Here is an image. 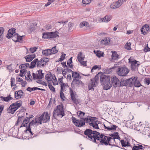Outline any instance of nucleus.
Wrapping results in <instances>:
<instances>
[{
	"label": "nucleus",
	"instance_id": "obj_11",
	"mask_svg": "<svg viewBox=\"0 0 150 150\" xmlns=\"http://www.w3.org/2000/svg\"><path fill=\"white\" fill-rule=\"evenodd\" d=\"M131 78L132 80L129 84V87H131L134 85L135 87H139L142 86L139 81L138 80L137 77H135L134 78Z\"/></svg>",
	"mask_w": 150,
	"mask_h": 150
},
{
	"label": "nucleus",
	"instance_id": "obj_37",
	"mask_svg": "<svg viewBox=\"0 0 150 150\" xmlns=\"http://www.w3.org/2000/svg\"><path fill=\"white\" fill-rule=\"evenodd\" d=\"M37 24L35 22L32 23L30 26V29L31 31H33L35 29V27Z\"/></svg>",
	"mask_w": 150,
	"mask_h": 150
},
{
	"label": "nucleus",
	"instance_id": "obj_10",
	"mask_svg": "<svg viewBox=\"0 0 150 150\" xmlns=\"http://www.w3.org/2000/svg\"><path fill=\"white\" fill-rule=\"evenodd\" d=\"M58 36L56 32H47L43 33L42 38L44 39L52 38H56Z\"/></svg>",
	"mask_w": 150,
	"mask_h": 150
},
{
	"label": "nucleus",
	"instance_id": "obj_60",
	"mask_svg": "<svg viewBox=\"0 0 150 150\" xmlns=\"http://www.w3.org/2000/svg\"><path fill=\"white\" fill-rule=\"evenodd\" d=\"M79 62L81 65L85 66H86V61H83V60H81Z\"/></svg>",
	"mask_w": 150,
	"mask_h": 150
},
{
	"label": "nucleus",
	"instance_id": "obj_50",
	"mask_svg": "<svg viewBox=\"0 0 150 150\" xmlns=\"http://www.w3.org/2000/svg\"><path fill=\"white\" fill-rule=\"evenodd\" d=\"M15 98L17 99H19L21 98V97L19 95L18 92L17 91H16L15 93Z\"/></svg>",
	"mask_w": 150,
	"mask_h": 150
},
{
	"label": "nucleus",
	"instance_id": "obj_61",
	"mask_svg": "<svg viewBox=\"0 0 150 150\" xmlns=\"http://www.w3.org/2000/svg\"><path fill=\"white\" fill-rule=\"evenodd\" d=\"M27 82L25 81H23V80L21 82V85L22 87H25L26 86Z\"/></svg>",
	"mask_w": 150,
	"mask_h": 150
},
{
	"label": "nucleus",
	"instance_id": "obj_58",
	"mask_svg": "<svg viewBox=\"0 0 150 150\" xmlns=\"http://www.w3.org/2000/svg\"><path fill=\"white\" fill-rule=\"evenodd\" d=\"M135 147L138 149H143L144 147L141 145L138 144V146H135Z\"/></svg>",
	"mask_w": 150,
	"mask_h": 150
},
{
	"label": "nucleus",
	"instance_id": "obj_27",
	"mask_svg": "<svg viewBox=\"0 0 150 150\" xmlns=\"http://www.w3.org/2000/svg\"><path fill=\"white\" fill-rule=\"evenodd\" d=\"M35 57V54H33L30 55H27L25 57L27 62H30L32 61Z\"/></svg>",
	"mask_w": 150,
	"mask_h": 150
},
{
	"label": "nucleus",
	"instance_id": "obj_51",
	"mask_svg": "<svg viewBox=\"0 0 150 150\" xmlns=\"http://www.w3.org/2000/svg\"><path fill=\"white\" fill-rule=\"evenodd\" d=\"M11 87L13 86H16V85H14L13 84L15 83V79L13 78H11Z\"/></svg>",
	"mask_w": 150,
	"mask_h": 150
},
{
	"label": "nucleus",
	"instance_id": "obj_42",
	"mask_svg": "<svg viewBox=\"0 0 150 150\" xmlns=\"http://www.w3.org/2000/svg\"><path fill=\"white\" fill-rule=\"evenodd\" d=\"M25 37L24 35H22V36H20L19 35L18 36V39L17 40V42H19L21 43H23V38Z\"/></svg>",
	"mask_w": 150,
	"mask_h": 150
},
{
	"label": "nucleus",
	"instance_id": "obj_55",
	"mask_svg": "<svg viewBox=\"0 0 150 150\" xmlns=\"http://www.w3.org/2000/svg\"><path fill=\"white\" fill-rule=\"evenodd\" d=\"M66 54H62V55L61 56L60 58H59V61H62L63 60L65 59V57Z\"/></svg>",
	"mask_w": 150,
	"mask_h": 150
},
{
	"label": "nucleus",
	"instance_id": "obj_5",
	"mask_svg": "<svg viewBox=\"0 0 150 150\" xmlns=\"http://www.w3.org/2000/svg\"><path fill=\"white\" fill-rule=\"evenodd\" d=\"M102 74L101 72L99 73L96 74L95 77L91 79V81L88 84V90H94V87H96L97 85V81L98 80L99 77L100 79V76Z\"/></svg>",
	"mask_w": 150,
	"mask_h": 150
},
{
	"label": "nucleus",
	"instance_id": "obj_26",
	"mask_svg": "<svg viewBox=\"0 0 150 150\" xmlns=\"http://www.w3.org/2000/svg\"><path fill=\"white\" fill-rule=\"evenodd\" d=\"M16 30L14 28H12L10 29L8 31V33L6 35V37L8 38H10L11 35H13L15 33Z\"/></svg>",
	"mask_w": 150,
	"mask_h": 150
},
{
	"label": "nucleus",
	"instance_id": "obj_59",
	"mask_svg": "<svg viewBox=\"0 0 150 150\" xmlns=\"http://www.w3.org/2000/svg\"><path fill=\"white\" fill-rule=\"evenodd\" d=\"M72 62H69V61H68L67 62V64L68 65L69 67L70 68H72L73 66L72 64H70Z\"/></svg>",
	"mask_w": 150,
	"mask_h": 150
},
{
	"label": "nucleus",
	"instance_id": "obj_40",
	"mask_svg": "<svg viewBox=\"0 0 150 150\" xmlns=\"http://www.w3.org/2000/svg\"><path fill=\"white\" fill-rule=\"evenodd\" d=\"M88 24V23L86 21H83L80 23L79 26L80 28H82L84 26H87Z\"/></svg>",
	"mask_w": 150,
	"mask_h": 150
},
{
	"label": "nucleus",
	"instance_id": "obj_9",
	"mask_svg": "<svg viewBox=\"0 0 150 150\" xmlns=\"http://www.w3.org/2000/svg\"><path fill=\"white\" fill-rule=\"evenodd\" d=\"M130 58L129 59V63L131 64V69L132 71H136L140 65V62L135 59L132 60Z\"/></svg>",
	"mask_w": 150,
	"mask_h": 150
},
{
	"label": "nucleus",
	"instance_id": "obj_25",
	"mask_svg": "<svg viewBox=\"0 0 150 150\" xmlns=\"http://www.w3.org/2000/svg\"><path fill=\"white\" fill-rule=\"evenodd\" d=\"M111 18L112 17L110 15H106L105 16L104 18H101L100 21L101 22H108L111 20Z\"/></svg>",
	"mask_w": 150,
	"mask_h": 150
},
{
	"label": "nucleus",
	"instance_id": "obj_33",
	"mask_svg": "<svg viewBox=\"0 0 150 150\" xmlns=\"http://www.w3.org/2000/svg\"><path fill=\"white\" fill-rule=\"evenodd\" d=\"M38 61V59H35L34 60L31 62L30 66L29 67L30 69H32L35 67L36 64H37V61Z\"/></svg>",
	"mask_w": 150,
	"mask_h": 150
},
{
	"label": "nucleus",
	"instance_id": "obj_8",
	"mask_svg": "<svg viewBox=\"0 0 150 150\" xmlns=\"http://www.w3.org/2000/svg\"><path fill=\"white\" fill-rule=\"evenodd\" d=\"M38 118L39 124L40 125L42 124V122L46 123L50 121V116L47 112H44Z\"/></svg>",
	"mask_w": 150,
	"mask_h": 150
},
{
	"label": "nucleus",
	"instance_id": "obj_31",
	"mask_svg": "<svg viewBox=\"0 0 150 150\" xmlns=\"http://www.w3.org/2000/svg\"><path fill=\"white\" fill-rule=\"evenodd\" d=\"M110 42V39L109 38H105L104 39L101 40L100 42L101 44L105 45L108 44Z\"/></svg>",
	"mask_w": 150,
	"mask_h": 150
},
{
	"label": "nucleus",
	"instance_id": "obj_21",
	"mask_svg": "<svg viewBox=\"0 0 150 150\" xmlns=\"http://www.w3.org/2000/svg\"><path fill=\"white\" fill-rule=\"evenodd\" d=\"M149 29V26L148 25L146 24L142 27L141 29V31L143 35H146L148 34Z\"/></svg>",
	"mask_w": 150,
	"mask_h": 150
},
{
	"label": "nucleus",
	"instance_id": "obj_41",
	"mask_svg": "<svg viewBox=\"0 0 150 150\" xmlns=\"http://www.w3.org/2000/svg\"><path fill=\"white\" fill-rule=\"evenodd\" d=\"M94 52L98 57H100L102 56H103V54H101L100 51H98L97 52H96L95 50H94Z\"/></svg>",
	"mask_w": 150,
	"mask_h": 150
},
{
	"label": "nucleus",
	"instance_id": "obj_54",
	"mask_svg": "<svg viewBox=\"0 0 150 150\" xmlns=\"http://www.w3.org/2000/svg\"><path fill=\"white\" fill-rule=\"evenodd\" d=\"M23 116H22L21 117L19 116L18 117L17 122L16 123V125H18V123L20 122H21V121L22 118H23Z\"/></svg>",
	"mask_w": 150,
	"mask_h": 150
},
{
	"label": "nucleus",
	"instance_id": "obj_15",
	"mask_svg": "<svg viewBox=\"0 0 150 150\" xmlns=\"http://www.w3.org/2000/svg\"><path fill=\"white\" fill-rule=\"evenodd\" d=\"M110 77L108 75L102 74L100 76V82L103 84L104 83L110 81Z\"/></svg>",
	"mask_w": 150,
	"mask_h": 150
},
{
	"label": "nucleus",
	"instance_id": "obj_63",
	"mask_svg": "<svg viewBox=\"0 0 150 150\" xmlns=\"http://www.w3.org/2000/svg\"><path fill=\"white\" fill-rule=\"evenodd\" d=\"M16 81L18 82L21 83L23 81V79L20 77H17L16 78Z\"/></svg>",
	"mask_w": 150,
	"mask_h": 150
},
{
	"label": "nucleus",
	"instance_id": "obj_4",
	"mask_svg": "<svg viewBox=\"0 0 150 150\" xmlns=\"http://www.w3.org/2000/svg\"><path fill=\"white\" fill-rule=\"evenodd\" d=\"M97 119L96 117H93L91 116H88L87 117L83 118L84 122L86 123H88L89 125L93 127V128L96 129H99L98 124L99 123L98 121H95Z\"/></svg>",
	"mask_w": 150,
	"mask_h": 150
},
{
	"label": "nucleus",
	"instance_id": "obj_45",
	"mask_svg": "<svg viewBox=\"0 0 150 150\" xmlns=\"http://www.w3.org/2000/svg\"><path fill=\"white\" fill-rule=\"evenodd\" d=\"M144 83L147 85L150 84V78H145L144 80Z\"/></svg>",
	"mask_w": 150,
	"mask_h": 150
},
{
	"label": "nucleus",
	"instance_id": "obj_13",
	"mask_svg": "<svg viewBox=\"0 0 150 150\" xmlns=\"http://www.w3.org/2000/svg\"><path fill=\"white\" fill-rule=\"evenodd\" d=\"M72 122L76 126L81 127L85 125V122L82 120H77L75 117L71 118Z\"/></svg>",
	"mask_w": 150,
	"mask_h": 150
},
{
	"label": "nucleus",
	"instance_id": "obj_47",
	"mask_svg": "<svg viewBox=\"0 0 150 150\" xmlns=\"http://www.w3.org/2000/svg\"><path fill=\"white\" fill-rule=\"evenodd\" d=\"M0 98H1V100L3 101L8 102L9 101V99L7 97H4L3 96H1Z\"/></svg>",
	"mask_w": 150,
	"mask_h": 150
},
{
	"label": "nucleus",
	"instance_id": "obj_7",
	"mask_svg": "<svg viewBox=\"0 0 150 150\" xmlns=\"http://www.w3.org/2000/svg\"><path fill=\"white\" fill-rule=\"evenodd\" d=\"M22 105V103L17 101L14 103H12L8 108V112L13 114Z\"/></svg>",
	"mask_w": 150,
	"mask_h": 150
},
{
	"label": "nucleus",
	"instance_id": "obj_17",
	"mask_svg": "<svg viewBox=\"0 0 150 150\" xmlns=\"http://www.w3.org/2000/svg\"><path fill=\"white\" fill-rule=\"evenodd\" d=\"M110 137H112V139L113 140V141L112 142V143L114 144V146H116V143L115 140V139H117L119 140H120V138L118 135V133L116 132H115L113 134H109Z\"/></svg>",
	"mask_w": 150,
	"mask_h": 150
},
{
	"label": "nucleus",
	"instance_id": "obj_18",
	"mask_svg": "<svg viewBox=\"0 0 150 150\" xmlns=\"http://www.w3.org/2000/svg\"><path fill=\"white\" fill-rule=\"evenodd\" d=\"M69 90L71 99L74 103L77 104L78 102L75 97L76 92L74 91L71 88H69Z\"/></svg>",
	"mask_w": 150,
	"mask_h": 150
},
{
	"label": "nucleus",
	"instance_id": "obj_24",
	"mask_svg": "<svg viewBox=\"0 0 150 150\" xmlns=\"http://www.w3.org/2000/svg\"><path fill=\"white\" fill-rule=\"evenodd\" d=\"M72 76L73 79H81L82 77L80 76V74L77 72L72 71Z\"/></svg>",
	"mask_w": 150,
	"mask_h": 150
},
{
	"label": "nucleus",
	"instance_id": "obj_35",
	"mask_svg": "<svg viewBox=\"0 0 150 150\" xmlns=\"http://www.w3.org/2000/svg\"><path fill=\"white\" fill-rule=\"evenodd\" d=\"M85 57H83V54L81 52H80L78 55L77 59L79 62L81 60H83Z\"/></svg>",
	"mask_w": 150,
	"mask_h": 150
},
{
	"label": "nucleus",
	"instance_id": "obj_12",
	"mask_svg": "<svg viewBox=\"0 0 150 150\" xmlns=\"http://www.w3.org/2000/svg\"><path fill=\"white\" fill-rule=\"evenodd\" d=\"M81 79H73L71 83V86L72 88L79 87L80 86H83V83L81 81Z\"/></svg>",
	"mask_w": 150,
	"mask_h": 150
},
{
	"label": "nucleus",
	"instance_id": "obj_48",
	"mask_svg": "<svg viewBox=\"0 0 150 150\" xmlns=\"http://www.w3.org/2000/svg\"><path fill=\"white\" fill-rule=\"evenodd\" d=\"M125 0H118L117 2L119 7H120L124 2H125Z\"/></svg>",
	"mask_w": 150,
	"mask_h": 150
},
{
	"label": "nucleus",
	"instance_id": "obj_52",
	"mask_svg": "<svg viewBox=\"0 0 150 150\" xmlns=\"http://www.w3.org/2000/svg\"><path fill=\"white\" fill-rule=\"evenodd\" d=\"M38 48L36 47L30 48V52L33 53L36 51V50Z\"/></svg>",
	"mask_w": 150,
	"mask_h": 150
},
{
	"label": "nucleus",
	"instance_id": "obj_53",
	"mask_svg": "<svg viewBox=\"0 0 150 150\" xmlns=\"http://www.w3.org/2000/svg\"><path fill=\"white\" fill-rule=\"evenodd\" d=\"M60 91V97L61 98L62 100H64L63 98H65V96H64V94L63 93V91Z\"/></svg>",
	"mask_w": 150,
	"mask_h": 150
},
{
	"label": "nucleus",
	"instance_id": "obj_32",
	"mask_svg": "<svg viewBox=\"0 0 150 150\" xmlns=\"http://www.w3.org/2000/svg\"><path fill=\"white\" fill-rule=\"evenodd\" d=\"M110 7L111 8L115 9L118 8L119 7L118 3L117 1H115L112 3L110 6Z\"/></svg>",
	"mask_w": 150,
	"mask_h": 150
},
{
	"label": "nucleus",
	"instance_id": "obj_57",
	"mask_svg": "<svg viewBox=\"0 0 150 150\" xmlns=\"http://www.w3.org/2000/svg\"><path fill=\"white\" fill-rule=\"evenodd\" d=\"M42 59L44 60V62L45 63L46 65L47 63L49 61V59L48 58H46L45 57H43L42 58Z\"/></svg>",
	"mask_w": 150,
	"mask_h": 150
},
{
	"label": "nucleus",
	"instance_id": "obj_44",
	"mask_svg": "<svg viewBox=\"0 0 150 150\" xmlns=\"http://www.w3.org/2000/svg\"><path fill=\"white\" fill-rule=\"evenodd\" d=\"M36 82L38 83L41 84L43 85H44L46 86H47V85L46 82L41 80H38L36 81Z\"/></svg>",
	"mask_w": 150,
	"mask_h": 150
},
{
	"label": "nucleus",
	"instance_id": "obj_43",
	"mask_svg": "<svg viewBox=\"0 0 150 150\" xmlns=\"http://www.w3.org/2000/svg\"><path fill=\"white\" fill-rule=\"evenodd\" d=\"M131 45L130 42L127 43L125 45V48L128 50H131L130 47Z\"/></svg>",
	"mask_w": 150,
	"mask_h": 150
},
{
	"label": "nucleus",
	"instance_id": "obj_22",
	"mask_svg": "<svg viewBox=\"0 0 150 150\" xmlns=\"http://www.w3.org/2000/svg\"><path fill=\"white\" fill-rule=\"evenodd\" d=\"M54 78L56 79L55 76L54 75L53 76L50 72H49L48 74H46L45 79L48 82V83H49V81L51 82L52 79H54Z\"/></svg>",
	"mask_w": 150,
	"mask_h": 150
},
{
	"label": "nucleus",
	"instance_id": "obj_29",
	"mask_svg": "<svg viewBox=\"0 0 150 150\" xmlns=\"http://www.w3.org/2000/svg\"><path fill=\"white\" fill-rule=\"evenodd\" d=\"M44 60L41 59L40 60L37 61V67H41V66L44 67L46 65L45 63L44 62Z\"/></svg>",
	"mask_w": 150,
	"mask_h": 150
},
{
	"label": "nucleus",
	"instance_id": "obj_2",
	"mask_svg": "<svg viewBox=\"0 0 150 150\" xmlns=\"http://www.w3.org/2000/svg\"><path fill=\"white\" fill-rule=\"evenodd\" d=\"M99 138L98 139H97L96 141L99 143L100 142L101 144L104 145L105 146L109 145L112 146H114V144L112 143L113 140L112 137H110L105 136L103 134L98 135Z\"/></svg>",
	"mask_w": 150,
	"mask_h": 150
},
{
	"label": "nucleus",
	"instance_id": "obj_28",
	"mask_svg": "<svg viewBox=\"0 0 150 150\" xmlns=\"http://www.w3.org/2000/svg\"><path fill=\"white\" fill-rule=\"evenodd\" d=\"M103 85V89L106 90L110 89L112 86V84L110 82V81L104 83Z\"/></svg>",
	"mask_w": 150,
	"mask_h": 150
},
{
	"label": "nucleus",
	"instance_id": "obj_39",
	"mask_svg": "<svg viewBox=\"0 0 150 150\" xmlns=\"http://www.w3.org/2000/svg\"><path fill=\"white\" fill-rule=\"evenodd\" d=\"M60 85H61V89L60 91H64V89L66 87L68 86L67 83L66 84L64 83L60 84Z\"/></svg>",
	"mask_w": 150,
	"mask_h": 150
},
{
	"label": "nucleus",
	"instance_id": "obj_1",
	"mask_svg": "<svg viewBox=\"0 0 150 150\" xmlns=\"http://www.w3.org/2000/svg\"><path fill=\"white\" fill-rule=\"evenodd\" d=\"M84 134L88 136L89 140L93 142L96 144L98 143L96 140L99 138L98 135L100 134L99 132L96 131H93L90 129H86L84 131Z\"/></svg>",
	"mask_w": 150,
	"mask_h": 150
},
{
	"label": "nucleus",
	"instance_id": "obj_23",
	"mask_svg": "<svg viewBox=\"0 0 150 150\" xmlns=\"http://www.w3.org/2000/svg\"><path fill=\"white\" fill-rule=\"evenodd\" d=\"M131 80L132 78H130L126 80H122L120 82V86H123L128 85L129 86V84L131 82Z\"/></svg>",
	"mask_w": 150,
	"mask_h": 150
},
{
	"label": "nucleus",
	"instance_id": "obj_49",
	"mask_svg": "<svg viewBox=\"0 0 150 150\" xmlns=\"http://www.w3.org/2000/svg\"><path fill=\"white\" fill-rule=\"evenodd\" d=\"M38 120V117H35V120H33L30 122V124H32V123L33 124H36L37 123L39 124L38 121H37Z\"/></svg>",
	"mask_w": 150,
	"mask_h": 150
},
{
	"label": "nucleus",
	"instance_id": "obj_46",
	"mask_svg": "<svg viewBox=\"0 0 150 150\" xmlns=\"http://www.w3.org/2000/svg\"><path fill=\"white\" fill-rule=\"evenodd\" d=\"M48 86L49 87L50 89L51 90V91L54 92H55V90L53 86L50 83H48Z\"/></svg>",
	"mask_w": 150,
	"mask_h": 150
},
{
	"label": "nucleus",
	"instance_id": "obj_34",
	"mask_svg": "<svg viewBox=\"0 0 150 150\" xmlns=\"http://www.w3.org/2000/svg\"><path fill=\"white\" fill-rule=\"evenodd\" d=\"M18 33H15L14 35H11V38L12 40L15 42H17V40L18 38Z\"/></svg>",
	"mask_w": 150,
	"mask_h": 150
},
{
	"label": "nucleus",
	"instance_id": "obj_14",
	"mask_svg": "<svg viewBox=\"0 0 150 150\" xmlns=\"http://www.w3.org/2000/svg\"><path fill=\"white\" fill-rule=\"evenodd\" d=\"M110 78L112 84L115 87L120 86V81L115 76H113Z\"/></svg>",
	"mask_w": 150,
	"mask_h": 150
},
{
	"label": "nucleus",
	"instance_id": "obj_56",
	"mask_svg": "<svg viewBox=\"0 0 150 150\" xmlns=\"http://www.w3.org/2000/svg\"><path fill=\"white\" fill-rule=\"evenodd\" d=\"M82 2L83 4H87L91 2L90 0H82Z\"/></svg>",
	"mask_w": 150,
	"mask_h": 150
},
{
	"label": "nucleus",
	"instance_id": "obj_62",
	"mask_svg": "<svg viewBox=\"0 0 150 150\" xmlns=\"http://www.w3.org/2000/svg\"><path fill=\"white\" fill-rule=\"evenodd\" d=\"M144 51L145 52L150 51V48H149L148 46V44L147 45V47H145L144 49Z\"/></svg>",
	"mask_w": 150,
	"mask_h": 150
},
{
	"label": "nucleus",
	"instance_id": "obj_19",
	"mask_svg": "<svg viewBox=\"0 0 150 150\" xmlns=\"http://www.w3.org/2000/svg\"><path fill=\"white\" fill-rule=\"evenodd\" d=\"M120 143L122 147H130L132 148V146L129 143V139H125L120 141Z\"/></svg>",
	"mask_w": 150,
	"mask_h": 150
},
{
	"label": "nucleus",
	"instance_id": "obj_3",
	"mask_svg": "<svg viewBox=\"0 0 150 150\" xmlns=\"http://www.w3.org/2000/svg\"><path fill=\"white\" fill-rule=\"evenodd\" d=\"M65 115L64 111L63 106L62 104L57 105L56 108L53 112V117L54 119H57V118H62Z\"/></svg>",
	"mask_w": 150,
	"mask_h": 150
},
{
	"label": "nucleus",
	"instance_id": "obj_16",
	"mask_svg": "<svg viewBox=\"0 0 150 150\" xmlns=\"http://www.w3.org/2000/svg\"><path fill=\"white\" fill-rule=\"evenodd\" d=\"M42 70L40 69L38 71V73L35 74L33 73L32 76L34 79H41L43 78L44 74L42 72Z\"/></svg>",
	"mask_w": 150,
	"mask_h": 150
},
{
	"label": "nucleus",
	"instance_id": "obj_38",
	"mask_svg": "<svg viewBox=\"0 0 150 150\" xmlns=\"http://www.w3.org/2000/svg\"><path fill=\"white\" fill-rule=\"evenodd\" d=\"M56 46H55L50 49V50H52V51H51V54H55L58 52V51L56 48Z\"/></svg>",
	"mask_w": 150,
	"mask_h": 150
},
{
	"label": "nucleus",
	"instance_id": "obj_30",
	"mask_svg": "<svg viewBox=\"0 0 150 150\" xmlns=\"http://www.w3.org/2000/svg\"><path fill=\"white\" fill-rule=\"evenodd\" d=\"M51 51H52V50H50V49H46L45 50H43L42 51V53L43 55L45 56L50 55L51 54Z\"/></svg>",
	"mask_w": 150,
	"mask_h": 150
},
{
	"label": "nucleus",
	"instance_id": "obj_64",
	"mask_svg": "<svg viewBox=\"0 0 150 150\" xmlns=\"http://www.w3.org/2000/svg\"><path fill=\"white\" fill-rule=\"evenodd\" d=\"M117 127V126H116V125H113L111 126V127H110V128L111 130H115L116 129V128Z\"/></svg>",
	"mask_w": 150,
	"mask_h": 150
},
{
	"label": "nucleus",
	"instance_id": "obj_20",
	"mask_svg": "<svg viewBox=\"0 0 150 150\" xmlns=\"http://www.w3.org/2000/svg\"><path fill=\"white\" fill-rule=\"evenodd\" d=\"M112 53L111 58L110 59L111 62H114L115 60H117L120 58V56L116 52L112 51Z\"/></svg>",
	"mask_w": 150,
	"mask_h": 150
},
{
	"label": "nucleus",
	"instance_id": "obj_6",
	"mask_svg": "<svg viewBox=\"0 0 150 150\" xmlns=\"http://www.w3.org/2000/svg\"><path fill=\"white\" fill-rule=\"evenodd\" d=\"M129 69L126 66L119 67L116 70L117 75L121 76H125L129 72Z\"/></svg>",
	"mask_w": 150,
	"mask_h": 150
},
{
	"label": "nucleus",
	"instance_id": "obj_36",
	"mask_svg": "<svg viewBox=\"0 0 150 150\" xmlns=\"http://www.w3.org/2000/svg\"><path fill=\"white\" fill-rule=\"evenodd\" d=\"M4 29L3 27H0V41L3 40L4 37L3 33Z\"/></svg>",
	"mask_w": 150,
	"mask_h": 150
}]
</instances>
